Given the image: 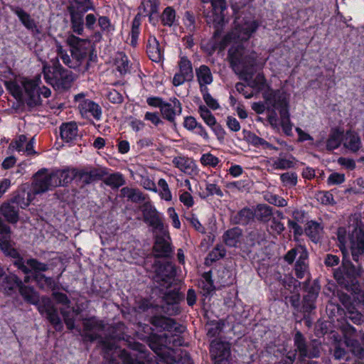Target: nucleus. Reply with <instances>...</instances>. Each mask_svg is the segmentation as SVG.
Returning <instances> with one entry per match:
<instances>
[{
  "label": "nucleus",
  "instance_id": "nucleus-45",
  "mask_svg": "<svg viewBox=\"0 0 364 364\" xmlns=\"http://www.w3.org/2000/svg\"><path fill=\"white\" fill-rule=\"evenodd\" d=\"M88 8L85 7L82 4H79L77 9L74 6H68V10L70 15L71 23L83 22V14L87 11Z\"/></svg>",
  "mask_w": 364,
  "mask_h": 364
},
{
  "label": "nucleus",
  "instance_id": "nucleus-3",
  "mask_svg": "<svg viewBox=\"0 0 364 364\" xmlns=\"http://www.w3.org/2000/svg\"><path fill=\"white\" fill-rule=\"evenodd\" d=\"M39 77L33 80H24L21 85L16 82H6V87L11 95L18 101L24 102L29 110L41 105V94L44 97H50L51 91L43 87H38Z\"/></svg>",
  "mask_w": 364,
  "mask_h": 364
},
{
  "label": "nucleus",
  "instance_id": "nucleus-13",
  "mask_svg": "<svg viewBox=\"0 0 364 364\" xmlns=\"http://www.w3.org/2000/svg\"><path fill=\"white\" fill-rule=\"evenodd\" d=\"M144 221L152 228L154 233L164 234V225L159 213L149 202L144 203L141 206Z\"/></svg>",
  "mask_w": 364,
  "mask_h": 364
},
{
  "label": "nucleus",
  "instance_id": "nucleus-33",
  "mask_svg": "<svg viewBox=\"0 0 364 364\" xmlns=\"http://www.w3.org/2000/svg\"><path fill=\"white\" fill-rule=\"evenodd\" d=\"M120 197L127 198L132 203H141L145 200L143 193L137 188L124 187L120 190Z\"/></svg>",
  "mask_w": 364,
  "mask_h": 364
},
{
  "label": "nucleus",
  "instance_id": "nucleus-39",
  "mask_svg": "<svg viewBox=\"0 0 364 364\" xmlns=\"http://www.w3.org/2000/svg\"><path fill=\"white\" fill-rule=\"evenodd\" d=\"M345 343L355 356L360 359L364 358V348L361 346L358 340L346 338Z\"/></svg>",
  "mask_w": 364,
  "mask_h": 364
},
{
  "label": "nucleus",
  "instance_id": "nucleus-18",
  "mask_svg": "<svg viewBox=\"0 0 364 364\" xmlns=\"http://www.w3.org/2000/svg\"><path fill=\"white\" fill-rule=\"evenodd\" d=\"M319 291L320 288L318 286L311 287L308 289L306 294L303 297L300 312L309 314L316 309L315 303L318 296Z\"/></svg>",
  "mask_w": 364,
  "mask_h": 364
},
{
  "label": "nucleus",
  "instance_id": "nucleus-26",
  "mask_svg": "<svg viewBox=\"0 0 364 364\" xmlns=\"http://www.w3.org/2000/svg\"><path fill=\"white\" fill-rule=\"evenodd\" d=\"M56 52L58 56L55 59L58 60V58H60L63 63L68 66L70 68L75 70L80 68L81 65L80 61L76 58H73L72 56L70 57L67 51L65 50L63 48V46L58 43L56 44Z\"/></svg>",
  "mask_w": 364,
  "mask_h": 364
},
{
  "label": "nucleus",
  "instance_id": "nucleus-23",
  "mask_svg": "<svg viewBox=\"0 0 364 364\" xmlns=\"http://www.w3.org/2000/svg\"><path fill=\"white\" fill-rule=\"evenodd\" d=\"M164 300L166 302V306L162 305L161 307L164 312L168 314H173L177 312L178 306L176 303L179 300V294L174 290L165 292L164 294Z\"/></svg>",
  "mask_w": 364,
  "mask_h": 364
},
{
  "label": "nucleus",
  "instance_id": "nucleus-25",
  "mask_svg": "<svg viewBox=\"0 0 364 364\" xmlns=\"http://www.w3.org/2000/svg\"><path fill=\"white\" fill-rule=\"evenodd\" d=\"M9 8L12 12L17 15L22 24L27 29L38 32L36 22L34 19L31 17L29 14L19 6H9Z\"/></svg>",
  "mask_w": 364,
  "mask_h": 364
},
{
  "label": "nucleus",
  "instance_id": "nucleus-2",
  "mask_svg": "<svg viewBox=\"0 0 364 364\" xmlns=\"http://www.w3.org/2000/svg\"><path fill=\"white\" fill-rule=\"evenodd\" d=\"M82 324L83 333L81 336L84 341L90 342L97 341L99 346L103 350L104 358L109 364H119V360H123L121 354L122 353H129L116 344L117 341L125 340L124 334L125 326L124 323H119L116 326L109 327L108 333L104 336L100 333L104 330V325L95 318L84 319Z\"/></svg>",
  "mask_w": 364,
  "mask_h": 364
},
{
  "label": "nucleus",
  "instance_id": "nucleus-57",
  "mask_svg": "<svg viewBox=\"0 0 364 364\" xmlns=\"http://www.w3.org/2000/svg\"><path fill=\"white\" fill-rule=\"evenodd\" d=\"M225 23V16L218 15L213 17V25L215 31L213 33V37L217 38L220 36L223 32V27Z\"/></svg>",
  "mask_w": 364,
  "mask_h": 364
},
{
  "label": "nucleus",
  "instance_id": "nucleus-5",
  "mask_svg": "<svg viewBox=\"0 0 364 364\" xmlns=\"http://www.w3.org/2000/svg\"><path fill=\"white\" fill-rule=\"evenodd\" d=\"M230 65L237 74H250V70L255 65V57L242 46L231 48L228 52Z\"/></svg>",
  "mask_w": 364,
  "mask_h": 364
},
{
  "label": "nucleus",
  "instance_id": "nucleus-19",
  "mask_svg": "<svg viewBox=\"0 0 364 364\" xmlns=\"http://www.w3.org/2000/svg\"><path fill=\"white\" fill-rule=\"evenodd\" d=\"M171 103L164 102L161 105V112L166 119L171 122H174L175 117L180 115L182 111L181 104L176 99H172Z\"/></svg>",
  "mask_w": 364,
  "mask_h": 364
},
{
  "label": "nucleus",
  "instance_id": "nucleus-56",
  "mask_svg": "<svg viewBox=\"0 0 364 364\" xmlns=\"http://www.w3.org/2000/svg\"><path fill=\"white\" fill-rule=\"evenodd\" d=\"M203 98L206 105L212 109H217L220 105L216 100H215L208 92L207 87H202Z\"/></svg>",
  "mask_w": 364,
  "mask_h": 364
},
{
  "label": "nucleus",
  "instance_id": "nucleus-48",
  "mask_svg": "<svg viewBox=\"0 0 364 364\" xmlns=\"http://www.w3.org/2000/svg\"><path fill=\"white\" fill-rule=\"evenodd\" d=\"M180 73L192 80L193 77V68L191 61L186 57H182L179 62Z\"/></svg>",
  "mask_w": 364,
  "mask_h": 364
},
{
  "label": "nucleus",
  "instance_id": "nucleus-51",
  "mask_svg": "<svg viewBox=\"0 0 364 364\" xmlns=\"http://www.w3.org/2000/svg\"><path fill=\"white\" fill-rule=\"evenodd\" d=\"M198 111L200 112V117L208 126L212 127L216 124V119L215 117L212 114L206 106H199Z\"/></svg>",
  "mask_w": 364,
  "mask_h": 364
},
{
  "label": "nucleus",
  "instance_id": "nucleus-62",
  "mask_svg": "<svg viewBox=\"0 0 364 364\" xmlns=\"http://www.w3.org/2000/svg\"><path fill=\"white\" fill-rule=\"evenodd\" d=\"M52 296L57 304H61L64 306V307L70 309V300L68 299L65 294L53 291L52 293Z\"/></svg>",
  "mask_w": 364,
  "mask_h": 364
},
{
  "label": "nucleus",
  "instance_id": "nucleus-29",
  "mask_svg": "<svg viewBox=\"0 0 364 364\" xmlns=\"http://www.w3.org/2000/svg\"><path fill=\"white\" fill-rule=\"evenodd\" d=\"M60 129V136L66 142L73 141L77 136V126L74 122L63 124Z\"/></svg>",
  "mask_w": 364,
  "mask_h": 364
},
{
  "label": "nucleus",
  "instance_id": "nucleus-59",
  "mask_svg": "<svg viewBox=\"0 0 364 364\" xmlns=\"http://www.w3.org/2000/svg\"><path fill=\"white\" fill-rule=\"evenodd\" d=\"M224 323L220 321H216L209 324L207 329V336L210 338L216 337L221 333Z\"/></svg>",
  "mask_w": 364,
  "mask_h": 364
},
{
  "label": "nucleus",
  "instance_id": "nucleus-11",
  "mask_svg": "<svg viewBox=\"0 0 364 364\" xmlns=\"http://www.w3.org/2000/svg\"><path fill=\"white\" fill-rule=\"evenodd\" d=\"M262 95L267 109H277L279 114L283 109H289L287 94L284 90L267 89Z\"/></svg>",
  "mask_w": 364,
  "mask_h": 364
},
{
  "label": "nucleus",
  "instance_id": "nucleus-52",
  "mask_svg": "<svg viewBox=\"0 0 364 364\" xmlns=\"http://www.w3.org/2000/svg\"><path fill=\"white\" fill-rule=\"evenodd\" d=\"M176 18V11L171 7H166L161 16V21L164 26H171Z\"/></svg>",
  "mask_w": 364,
  "mask_h": 364
},
{
  "label": "nucleus",
  "instance_id": "nucleus-61",
  "mask_svg": "<svg viewBox=\"0 0 364 364\" xmlns=\"http://www.w3.org/2000/svg\"><path fill=\"white\" fill-rule=\"evenodd\" d=\"M216 195L220 197L223 196V191L220 188L214 183H207L205 187V191L203 192V195L202 197L207 198L210 196Z\"/></svg>",
  "mask_w": 364,
  "mask_h": 364
},
{
  "label": "nucleus",
  "instance_id": "nucleus-30",
  "mask_svg": "<svg viewBox=\"0 0 364 364\" xmlns=\"http://www.w3.org/2000/svg\"><path fill=\"white\" fill-rule=\"evenodd\" d=\"M18 291L24 301L31 304H37L38 303V294L33 287L26 286L21 282V284L18 287Z\"/></svg>",
  "mask_w": 364,
  "mask_h": 364
},
{
  "label": "nucleus",
  "instance_id": "nucleus-50",
  "mask_svg": "<svg viewBox=\"0 0 364 364\" xmlns=\"http://www.w3.org/2000/svg\"><path fill=\"white\" fill-rule=\"evenodd\" d=\"M279 114L283 131L286 134L290 135L292 125L290 122L289 109H283Z\"/></svg>",
  "mask_w": 364,
  "mask_h": 364
},
{
  "label": "nucleus",
  "instance_id": "nucleus-58",
  "mask_svg": "<svg viewBox=\"0 0 364 364\" xmlns=\"http://www.w3.org/2000/svg\"><path fill=\"white\" fill-rule=\"evenodd\" d=\"M225 23V16L218 15L213 17V25L215 31L213 33V37L217 38L220 36L223 32V27Z\"/></svg>",
  "mask_w": 364,
  "mask_h": 364
},
{
  "label": "nucleus",
  "instance_id": "nucleus-37",
  "mask_svg": "<svg viewBox=\"0 0 364 364\" xmlns=\"http://www.w3.org/2000/svg\"><path fill=\"white\" fill-rule=\"evenodd\" d=\"M321 232L322 228L319 223L310 221L306 224L305 232L311 239L312 241L315 242H318L320 238Z\"/></svg>",
  "mask_w": 364,
  "mask_h": 364
},
{
  "label": "nucleus",
  "instance_id": "nucleus-42",
  "mask_svg": "<svg viewBox=\"0 0 364 364\" xmlns=\"http://www.w3.org/2000/svg\"><path fill=\"white\" fill-rule=\"evenodd\" d=\"M103 181L107 186L115 189L125 184V179L120 173H112L104 179Z\"/></svg>",
  "mask_w": 364,
  "mask_h": 364
},
{
  "label": "nucleus",
  "instance_id": "nucleus-4",
  "mask_svg": "<svg viewBox=\"0 0 364 364\" xmlns=\"http://www.w3.org/2000/svg\"><path fill=\"white\" fill-rule=\"evenodd\" d=\"M43 73L46 82L58 90L70 88L75 79L73 73L64 68L58 59L53 61V66L43 65Z\"/></svg>",
  "mask_w": 364,
  "mask_h": 364
},
{
  "label": "nucleus",
  "instance_id": "nucleus-63",
  "mask_svg": "<svg viewBox=\"0 0 364 364\" xmlns=\"http://www.w3.org/2000/svg\"><path fill=\"white\" fill-rule=\"evenodd\" d=\"M347 318L356 325H360L363 322L362 314L359 311H355L353 307L352 309L351 308L348 309Z\"/></svg>",
  "mask_w": 364,
  "mask_h": 364
},
{
  "label": "nucleus",
  "instance_id": "nucleus-15",
  "mask_svg": "<svg viewBox=\"0 0 364 364\" xmlns=\"http://www.w3.org/2000/svg\"><path fill=\"white\" fill-rule=\"evenodd\" d=\"M46 168H41L33 176L32 183L34 194H39L56 187L51 181L53 173L48 174Z\"/></svg>",
  "mask_w": 364,
  "mask_h": 364
},
{
  "label": "nucleus",
  "instance_id": "nucleus-38",
  "mask_svg": "<svg viewBox=\"0 0 364 364\" xmlns=\"http://www.w3.org/2000/svg\"><path fill=\"white\" fill-rule=\"evenodd\" d=\"M257 219L262 222H267L273 215L272 208L266 204H259L255 212Z\"/></svg>",
  "mask_w": 364,
  "mask_h": 364
},
{
  "label": "nucleus",
  "instance_id": "nucleus-36",
  "mask_svg": "<svg viewBox=\"0 0 364 364\" xmlns=\"http://www.w3.org/2000/svg\"><path fill=\"white\" fill-rule=\"evenodd\" d=\"M308 257L309 254L297 259L294 267L297 278L302 279L309 273Z\"/></svg>",
  "mask_w": 364,
  "mask_h": 364
},
{
  "label": "nucleus",
  "instance_id": "nucleus-54",
  "mask_svg": "<svg viewBox=\"0 0 364 364\" xmlns=\"http://www.w3.org/2000/svg\"><path fill=\"white\" fill-rule=\"evenodd\" d=\"M26 264L35 272V274H41L40 272H46L48 269L47 264L41 262L36 259H28Z\"/></svg>",
  "mask_w": 364,
  "mask_h": 364
},
{
  "label": "nucleus",
  "instance_id": "nucleus-17",
  "mask_svg": "<svg viewBox=\"0 0 364 364\" xmlns=\"http://www.w3.org/2000/svg\"><path fill=\"white\" fill-rule=\"evenodd\" d=\"M107 174L106 169L102 168L85 167L77 169V178L84 186L100 181Z\"/></svg>",
  "mask_w": 364,
  "mask_h": 364
},
{
  "label": "nucleus",
  "instance_id": "nucleus-47",
  "mask_svg": "<svg viewBox=\"0 0 364 364\" xmlns=\"http://www.w3.org/2000/svg\"><path fill=\"white\" fill-rule=\"evenodd\" d=\"M34 279L42 289L49 288L54 290L56 287V284L54 279L52 277H46L43 274H35Z\"/></svg>",
  "mask_w": 364,
  "mask_h": 364
},
{
  "label": "nucleus",
  "instance_id": "nucleus-21",
  "mask_svg": "<svg viewBox=\"0 0 364 364\" xmlns=\"http://www.w3.org/2000/svg\"><path fill=\"white\" fill-rule=\"evenodd\" d=\"M74 178H77V168H73L71 170H58L55 172H53V178L51 181L53 183L56 185V187H58L68 184Z\"/></svg>",
  "mask_w": 364,
  "mask_h": 364
},
{
  "label": "nucleus",
  "instance_id": "nucleus-34",
  "mask_svg": "<svg viewBox=\"0 0 364 364\" xmlns=\"http://www.w3.org/2000/svg\"><path fill=\"white\" fill-rule=\"evenodd\" d=\"M1 212L6 220L11 223H16L18 220V209L11 203L1 205Z\"/></svg>",
  "mask_w": 364,
  "mask_h": 364
},
{
  "label": "nucleus",
  "instance_id": "nucleus-32",
  "mask_svg": "<svg viewBox=\"0 0 364 364\" xmlns=\"http://www.w3.org/2000/svg\"><path fill=\"white\" fill-rule=\"evenodd\" d=\"M242 235L240 228L235 227L227 230L223 235V241L225 245L230 247H236L240 242Z\"/></svg>",
  "mask_w": 364,
  "mask_h": 364
},
{
  "label": "nucleus",
  "instance_id": "nucleus-22",
  "mask_svg": "<svg viewBox=\"0 0 364 364\" xmlns=\"http://www.w3.org/2000/svg\"><path fill=\"white\" fill-rule=\"evenodd\" d=\"M21 279L14 274H5L0 279V290L7 294H11L16 287L21 284Z\"/></svg>",
  "mask_w": 364,
  "mask_h": 364
},
{
  "label": "nucleus",
  "instance_id": "nucleus-14",
  "mask_svg": "<svg viewBox=\"0 0 364 364\" xmlns=\"http://www.w3.org/2000/svg\"><path fill=\"white\" fill-rule=\"evenodd\" d=\"M66 42L70 47L72 57L77 58L82 63L92 48L91 41L72 35L67 38Z\"/></svg>",
  "mask_w": 364,
  "mask_h": 364
},
{
  "label": "nucleus",
  "instance_id": "nucleus-60",
  "mask_svg": "<svg viewBox=\"0 0 364 364\" xmlns=\"http://www.w3.org/2000/svg\"><path fill=\"white\" fill-rule=\"evenodd\" d=\"M213 6L214 16L218 15L225 16L224 11L227 9V4L225 0H216L210 1Z\"/></svg>",
  "mask_w": 364,
  "mask_h": 364
},
{
  "label": "nucleus",
  "instance_id": "nucleus-10",
  "mask_svg": "<svg viewBox=\"0 0 364 364\" xmlns=\"http://www.w3.org/2000/svg\"><path fill=\"white\" fill-rule=\"evenodd\" d=\"M36 305L39 313L49 321L56 331L63 330V325L58 315V309L50 298L42 297L41 300L38 299V303Z\"/></svg>",
  "mask_w": 364,
  "mask_h": 364
},
{
  "label": "nucleus",
  "instance_id": "nucleus-49",
  "mask_svg": "<svg viewBox=\"0 0 364 364\" xmlns=\"http://www.w3.org/2000/svg\"><path fill=\"white\" fill-rule=\"evenodd\" d=\"M279 157L274 160L272 163V167L274 169L284 170L293 168L294 166V162L290 159L282 157V154H279Z\"/></svg>",
  "mask_w": 364,
  "mask_h": 364
},
{
  "label": "nucleus",
  "instance_id": "nucleus-20",
  "mask_svg": "<svg viewBox=\"0 0 364 364\" xmlns=\"http://www.w3.org/2000/svg\"><path fill=\"white\" fill-rule=\"evenodd\" d=\"M78 109L82 117H87L90 114L95 119L100 120L102 116L100 106L90 100H83L78 105Z\"/></svg>",
  "mask_w": 364,
  "mask_h": 364
},
{
  "label": "nucleus",
  "instance_id": "nucleus-28",
  "mask_svg": "<svg viewBox=\"0 0 364 364\" xmlns=\"http://www.w3.org/2000/svg\"><path fill=\"white\" fill-rule=\"evenodd\" d=\"M255 216V212L249 208H244L232 217V221L235 224L247 225L254 220Z\"/></svg>",
  "mask_w": 364,
  "mask_h": 364
},
{
  "label": "nucleus",
  "instance_id": "nucleus-35",
  "mask_svg": "<svg viewBox=\"0 0 364 364\" xmlns=\"http://www.w3.org/2000/svg\"><path fill=\"white\" fill-rule=\"evenodd\" d=\"M196 73L200 86V90H202V87H206V85H209L213 82V76L208 66H200L198 69H196Z\"/></svg>",
  "mask_w": 364,
  "mask_h": 364
},
{
  "label": "nucleus",
  "instance_id": "nucleus-55",
  "mask_svg": "<svg viewBox=\"0 0 364 364\" xmlns=\"http://www.w3.org/2000/svg\"><path fill=\"white\" fill-rule=\"evenodd\" d=\"M280 178L284 186L292 187L297 183V175L294 172L284 173L280 176Z\"/></svg>",
  "mask_w": 364,
  "mask_h": 364
},
{
  "label": "nucleus",
  "instance_id": "nucleus-24",
  "mask_svg": "<svg viewBox=\"0 0 364 364\" xmlns=\"http://www.w3.org/2000/svg\"><path fill=\"white\" fill-rule=\"evenodd\" d=\"M153 251L155 257H168L172 253V248L163 237L156 236Z\"/></svg>",
  "mask_w": 364,
  "mask_h": 364
},
{
  "label": "nucleus",
  "instance_id": "nucleus-46",
  "mask_svg": "<svg viewBox=\"0 0 364 364\" xmlns=\"http://www.w3.org/2000/svg\"><path fill=\"white\" fill-rule=\"evenodd\" d=\"M361 144V141L359 136L356 134L347 132L346 141L344 146L353 152L359 150Z\"/></svg>",
  "mask_w": 364,
  "mask_h": 364
},
{
  "label": "nucleus",
  "instance_id": "nucleus-6",
  "mask_svg": "<svg viewBox=\"0 0 364 364\" xmlns=\"http://www.w3.org/2000/svg\"><path fill=\"white\" fill-rule=\"evenodd\" d=\"M235 30L225 37V41L231 40L247 41L258 28L257 22L250 16H239L235 20Z\"/></svg>",
  "mask_w": 364,
  "mask_h": 364
},
{
  "label": "nucleus",
  "instance_id": "nucleus-44",
  "mask_svg": "<svg viewBox=\"0 0 364 364\" xmlns=\"http://www.w3.org/2000/svg\"><path fill=\"white\" fill-rule=\"evenodd\" d=\"M173 163L176 167L178 168L181 171L186 173H190L193 170V162L184 157H176L173 160Z\"/></svg>",
  "mask_w": 364,
  "mask_h": 364
},
{
  "label": "nucleus",
  "instance_id": "nucleus-43",
  "mask_svg": "<svg viewBox=\"0 0 364 364\" xmlns=\"http://www.w3.org/2000/svg\"><path fill=\"white\" fill-rule=\"evenodd\" d=\"M294 346L296 348L297 351L299 353L301 358H305L306 355V350L308 346L306 345V339L300 331H297L294 337Z\"/></svg>",
  "mask_w": 364,
  "mask_h": 364
},
{
  "label": "nucleus",
  "instance_id": "nucleus-64",
  "mask_svg": "<svg viewBox=\"0 0 364 364\" xmlns=\"http://www.w3.org/2000/svg\"><path fill=\"white\" fill-rule=\"evenodd\" d=\"M306 355H305V358H318L320 355V343L314 340L312 343L311 344L309 349L307 348L306 350Z\"/></svg>",
  "mask_w": 364,
  "mask_h": 364
},
{
  "label": "nucleus",
  "instance_id": "nucleus-40",
  "mask_svg": "<svg viewBox=\"0 0 364 364\" xmlns=\"http://www.w3.org/2000/svg\"><path fill=\"white\" fill-rule=\"evenodd\" d=\"M265 240V232L260 229H253L247 235V242L251 245H259Z\"/></svg>",
  "mask_w": 364,
  "mask_h": 364
},
{
  "label": "nucleus",
  "instance_id": "nucleus-31",
  "mask_svg": "<svg viewBox=\"0 0 364 364\" xmlns=\"http://www.w3.org/2000/svg\"><path fill=\"white\" fill-rule=\"evenodd\" d=\"M164 341L165 338L156 334L150 336L149 341V346L150 348H151L153 351H154L162 359L165 358L164 351L166 350V346L164 343Z\"/></svg>",
  "mask_w": 364,
  "mask_h": 364
},
{
  "label": "nucleus",
  "instance_id": "nucleus-41",
  "mask_svg": "<svg viewBox=\"0 0 364 364\" xmlns=\"http://www.w3.org/2000/svg\"><path fill=\"white\" fill-rule=\"evenodd\" d=\"M308 252L304 246L298 245L288 251L284 255V259L288 264H292L297 255L299 256L298 258H301L303 255L306 256Z\"/></svg>",
  "mask_w": 364,
  "mask_h": 364
},
{
  "label": "nucleus",
  "instance_id": "nucleus-7",
  "mask_svg": "<svg viewBox=\"0 0 364 364\" xmlns=\"http://www.w3.org/2000/svg\"><path fill=\"white\" fill-rule=\"evenodd\" d=\"M0 249L4 254L14 259V264L24 274L31 272V269L25 264L23 258L11 243L10 228L6 230H0Z\"/></svg>",
  "mask_w": 364,
  "mask_h": 364
},
{
  "label": "nucleus",
  "instance_id": "nucleus-12",
  "mask_svg": "<svg viewBox=\"0 0 364 364\" xmlns=\"http://www.w3.org/2000/svg\"><path fill=\"white\" fill-rule=\"evenodd\" d=\"M127 346L132 350L136 353H122L121 356L123 358L122 360L123 364H145V360H148V353L146 347L138 343L132 342L129 339L127 341Z\"/></svg>",
  "mask_w": 364,
  "mask_h": 364
},
{
  "label": "nucleus",
  "instance_id": "nucleus-1",
  "mask_svg": "<svg viewBox=\"0 0 364 364\" xmlns=\"http://www.w3.org/2000/svg\"><path fill=\"white\" fill-rule=\"evenodd\" d=\"M361 221L349 226V240L351 255L357 264L343 257L342 264L333 273L338 285L353 294H358L364 301V294L361 292L358 277H360L363 269L358 264L359 257L364 254V230L361 228Z\"/></svg>",
  "mask_w": 364,
  "mask_h": 364
},
{
  "label": "nucleus",
  "instance_id": "nucleus-27",
  "mask_svg": "<svg viewBox=\"0 0 364 364\" xmlns=\"http://www.w3.org/2000/svg\"><path fill=\"white\" fill-rule=\"evenodd\" d=\"M146 52L149 58L156 63H159L162 60L163 54L159 47V41L155 37L150 38L148 41L146 46Z\"/></svg>",
  "mask_w": 364,
  "mask_h": 364
},
{
  "label": "nucleus",
  "instance_id": "nucleus-16",
  "mask_svg": "<svg viewBox=\"0 0 364 364\" xmlns=\"http://www.w3.org/2000/svg\"><path fill=\"white\" fill-rule=\"evenodd\" d=\"M150 323L156 328L175 333H181L185 330L184 326L178 324L173 319L161 315H154L151 317Z\"/></svg>",
  "mask_w": 364,
  "mask_h": 364
},
{
  "label": "nucleus",
  "instance_id": "nucleus-53",
  "mask_svg": "<svg viewBox=\"0 0 364 364\" xmlns=\"http://www.w3.org/2000/svg\"><path fill=\"white\" fill-rule=\"evenodd\" d=\"M341 143V133L338 132H333L330 135L326 141V148L328 150L331 151L337 149Z\"/></svg>",
  "mask_w": 364,
  "mask_h": 364
},
{
  "label": "nucleus",
  "instance_id": "nucleus-9",
  "mask_svg": "<svg viewBox=\"0 0 364 364\" xmlns=\"http://www.w3.org/2000/svg\"><path fill=\"white\" fill-rule=\"evenodd\" d=\"M154 280L162 289L169 288L176 277L175 265L170 262H156L154 264Z\"/></svg>",
  "mask_w": 364,
  "mask_h": 364
},
{
  "label": "nucleus",
  "instance_id": "nucleus-8",
  "mask_svg": "<svg viewBox=\"0 0 364 364\" xmlns=\"http://www.w3.org/2000/svg\"><path fill=\"white\" fill-rule=\"evenodd\" d=\"M209 353L214 364H231V344L220 338L210 343Z\"/></svg>",
  "mask_w": 364,
  "mask_h": 364
}]
</instances>
